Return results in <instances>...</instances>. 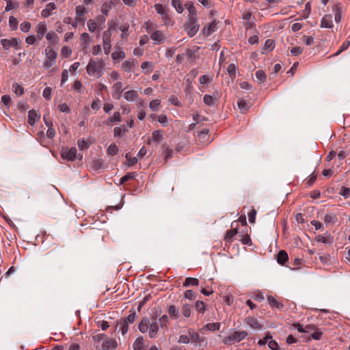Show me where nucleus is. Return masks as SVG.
Wrapping results in <instances>:
<instances>
[{
    "label": "nucleus",
    "mask_w": 350,
    "mask_h": 350,
    "mask_svg": "<svg viewBox=\"0 0 350 350\" xmlns=\"http://www.w3.org/2000/svg\"><path fill=\"white\" fill-rule=\"evenodd\" d=\"M246 323L251 327L256 329H260L262 325L258 323V320L254 317H248L245 319Z\"/></svg>",
    "instance_id": "f3484780"
},
{
    "label": "nucleus",
    "mask_w": 350,
    "mask_h": 350,
    "mask_svg": "<svg viewBox=\"0 0 350 350\" xmlns=\"http://www.w3.org/2000/svg\"><path fill=\"white\" fill-rule=\"evenodd\" d=\"M46 58L43 63V68L48 69L53 66L55 62L57 54V53L50 46H47L45 49Z\"/></svg>",
    "instance_id": "7ed1b4c3"
},
{
    "label": "nucleus",
    "mask_w": 350,
    "mask_h": 350,
    "mask_svg": "<svg viewBox=\"0 0 350 350\" xmlns=\"http://www.w3.org/2000/svg\"><path fill=\"white\" fill-rule=\"evenodd\" d=\"M43 120L46 126L51 127L53 126V122L50 118L49 111L44 113L43 116Z\"/></svg>",
    "instance_id": "680f3d73"
},
{
    "label": "nucleus",
    "mask_w": 350,
    "mask_h": 350,
    "mask_svg": "<svg viewBox=\"0 0 350 350\" xmlns=\"http://www.w3.org/2000/svg\"><path fill=\"white\" fill-rule=\"evenodd\" d=\"M183 315L187 318L191 316V307L188 304H184L182 308Z\"/></svg>",
    "instance_id": "5fc2aeb1"
},
{
    "label": "nucleus",
    "mask_w": 350,
    "mask_h": 350,
    "mask_svg": "<svg viewBox=\"0 0 350 350\" xmlns=\"http://www.w3.org/2000/svg\"><path fill=\"white\" fill-rule=\"evenodd\" d=\"M199 284V280L195 278H187L183 282V286L187 287L189 286H198Z\"/></svg>",
    "instance_id": "c85d7f7f"
},
{
    "label": "nucleus",
    "mask_w": 350,
    "mask_h": 350,
    "mask_svg": "<svg viewBox=\"0 0 350 350\" xmlns=\"http://www.w3.org/2000/svg\"><path fill=\"white\" fill-rule=\"evenodd\" d=\"M337 220L336 215L332 213H327L323 218V221L326 225L334 224L336 223Z\"/></svg>",
    "instance_id": "aec40b11"
},
{
    "label": "nucleus",
    "mask_w": 350,
    "mask_h": 350,
    "mask_svg": "<svg viewBox=\"0 0 350 350\" xmlns=\"http://www.w3.org/2000/svg\"><path fill=\"white\" fill-rule=\"evenodd\" d=\"M237 105H238L239 109L241 110V111L242 113H245L249 109V105H248L247 103L243 99L239 100Z\"/></svg>",
    "instance_id": "72a5a7b5"
},
{
    "label": "nucleus",
    "mask_w": 350,
    "mask_h": 350,
    "mask_svg": "<svg viewBox=\"0 0 350 350\" xmlns=\"http://www.w3.org/2000/svg\"><path fill=\"white\" fill-rule=\"evenodd\" d=\"M111 9V4L107 2H105L101 5L100 11L105 16H107Z\"/></svg>",
    "instance_id": "49530a36"
},
{
    "label": "nucleus",
    "mask_w": 350,
    "mask_h": 350,
    "mask_svg": "<svg viewBox=\"0 0 350 350\" xmlns=\"http://www.w3.org/2000/svg\"><path fill=\"white\" fill-rule=\"evenodd\" d=\"M72 53L71 49L68 46H64L61 49V55L64 57H68Z\"/></svg>",
    "instance_id": "4d7b16f0"
},
{
    "label": "nucleus",
    "mask_w": 350,
    "mask_h": 350,
    "mask_svg": "<svg viewBox=\"0 0 350 350\" xmlns=\"http://www.w3.org/2000/svg\"><path fill=\"white\" fill-rule=\"evenodd\" d=\"M189 336L193 342L198 344H200L202 342L200 336L198 333H196L194 332H189Z\"/></svg>",
    "instance_id": "4c0bfd02"
},
{
    "label": "nucleus",
    "mask_w": 350,
    "mask_h": 350,
    "mask_svg": "<svg viewBox=\"0 0 350 350\" xmlns=\"http://www.w3.org/2000/svg\"><path fill=\"white\" fill-rule=\"evenodd\" d=\"M57 8L55 3H49L46 4V8L41 12V16L43 18H47L51 14V12Z\"/></svg>",
    "instance_id": "2eb2a0df"
},
{
    "label": "nucleus",
    "mask_w": 350,
    "mask_h": 350,
    "mask_svg": "<svg viewBox=\"0 0 350 350\" xmlns=\"http://www.w3.org/2000/svg\"><path fill=\"white\" fill-rule=\"evenodd\" d=\"M204 103L208 106H212L214 100L211 95L205 94L203 98Z\"/></svg>",
    "instance_id": "774afa93"
},
{
    "label": "nucleus",
    "mask_w": 350,
    "mask_h": 350,
    "mask_svg": "<svg viewBox=\"0 0 350 350\" xmlns=\"http://www.w3.org/2000/svg\"><path fill=\"white\" fill-rule=\"evenodd\" d=\"M172 5L178 13L181 14L183 12L184 8L180 0H172Z\"/></svg>",
    "instance_id": "2f4dec72"
},
{
    "label": "nucleus",
    "mask_w": 350,
    "mask_h": 350,
    "mask_svg": "<svg viewBox=\"0 0 350 350\" xmlns=\"http://www.w3.org/2000/svg\"><path fill=\"white\" fill-rule=\"evenodd\" d=\"M1 102L8 107H10L11 103H12V98L11 97L8 95V94H5V95H3L1 97Z\"/></svg>",
    "instance_id": "0e129e2a"
},
{
    "label": "nucleus",
    "mask_w": 350,
    "mask_h": 350,
    "mask_svg": "<svg viewBox=\"0 0 350 350\" xmlns=\"http://www.w3.org/2000/svg\"><path fill=\"white\" fill-rule=\"evenodd\" d=\"M339 194L345 199L350 197V188L342 186L339 191Z\"/></svg>",
    "instance_id": "a18cd8bd"
},
{
    "label": "nucleus",
    "mask_w": 350,
    "mask_h": 350,
    "mask_svg": "<svg viewBox=\"0 0 350 350\" xmlns=\"http://www.w3.org/2000/svg\"><path fill=\"white\" fill-rule=\"evenodd\" d=\"M103 161L101 159H96L92 161V167L94 170L100 169L103 167Z\"/></svg>",
    "instance_id": "338daca9"
},
{
    "label": "nucleus",
    "mask_w": 350,
    "mask_h": 350,
    "mask_svg": "<svg viewBox=\"0 0 350 350\" xmlns=\"http://www.w3.org/2000/svg\"><path fill=\"white\" fill-rule=\"evenodd\" d=\"M220 328V323H209L206 324L203 327V329L209 330V331H216L219 330Z\"/></svg>",
    "instance_id": "c756f323"
},
{
    "label": "nucleus",
    "mask_w": 350,
    "mask_h": 350,
    "mask_svg": "<svg viewBox=\"0 0 350 350\" xmlns=\"http://www.w3.org/2000/svg\"><path fill=\"white\" fill-rule=\"evenodd\" d=\"M237 66L234 64H230L228 65L227 72L231 79H234L236 76Z\"/></svg>",
    "instance_id": "e433bc0d"
},
{
    "label": "nucleus",
    "mask_w": 350,
    "mask_h": 350,
    "mask_svg": "<svg viewBox=\"0 0 350 350\" xmlns=\"http://www.w3.org/2000/svg\"><path fill=\"white\" fill-rule=\"evenodd\" d=\"M158 330H159L158 325L156 321L152 322L151 324H150L149 333H148L149 337L150 338H154L158 333Z\"/></svg>",
    "instance_id": "393cba45"
},
{
    "label": "nucleus",
    "mask_w": 350,
    "mask_h": 350,
    "mask_svg": "<svg viewBox=\"0 0 350 350\" xmlns=\"http://www.w3.org/2000/svg\"><path fill=\"white\" fill-rule=\"evenodd\" d=\"M149 326H150V321H149L148 318L144 317L142 319V320L139 323V330L142 333L144 334L148 330Z\"/></svg>",
    "instance_id": "6ab92c4d"
},
{
    "label": "nucleus",
    "mask_w": 350,
    "mask_h": 350,
    "mask_svg": "<svg viewBox=\"0 0 350 350\" xmlns=\"http://www.w3.org/2000/svg\"><path fill=\"white\" fill-rule=\"evenodd\" d=\"M288 259V256L285 250H280L277 254V262L281 265H284Z\"/></svg>",
    "instance_id": "a211bd4d"
},
{
    "label": "nucleus",
    "mask_w": 350,
    "mask_h": 350,
    "mask_svg": "<svg viewBox=\"0 0 350 350\" xmlns=\"http://www.w3.org/2000/svg\"><path fill=\"white\" fill-rule=\"evenodd\" d=\"M150 38L154 41V44H161L163 43L166 39L165 33L159 30L153 31Z\"/></svg>",
    "instance_id": "9d476101"
},
{
    "label": "nucleus",
    "mask_w": 350,
    "mask_h": 350,
    "mask_svg": "<svg viewBox=\"0 0 350 350\" xmlns=\"http://www.w3.org/2000/svg\"><path fill=\"white\" fill-rule=\"evenodd\" d=\"M76 18L75 21L79 23H84L86 20L84 14L85 13V8L83 5H77L75 8Z\"/></svg>",
    "instance_id": "9b49d317"
},
{
    "label": "nucleus",
    "mask_w": 350,
    "mask_h": 350,
    "mask_svg": "<svg viewBox=\"0 0 350 350\" xmlns=\"http://www.w3.org/2000/svg\"><path fill=\"white\" fill-rule=\"evenodd\" d=\"M255 75L259 83H263L265 81L267 76L263 70H257L255 73Z\"/></svg>",
    "instance_id": "a19ab883"
},
{
    "label": "nucleus",
    "mask_w": 350,
    "mask_h": 350,
    "mask_svg": "<svg viewBox=\"0 0 350 350\" xmlns=\"http://www.w3.org/2000/svg\"><path fill=\"white\" fill-rule=\"evenodd\" d=\"M136 318H137L136 312H133L131 313L129 315H128L124 319V320L123 321L126 322V324L129 325V323H133L135 321V320L136 319Z\"/></svg>",
    "instance_id": "6e6d98bb"
},
{
    "label": "nucleus",
    "mask_w": 350,
    "mask_h": 350,
    "mask_svg": "<svg viewBox=\"0 0 350 350\" xmlns=\"http://www.w3.org/2000/svg\"><path fill=\"white\" fill-rule=\"evenodd\" d=\"M51 92L52 89L50 87H46L44 89L42 92L43 97L47 100H51Z\"/></svg>",
    "instance_id": "e2e57ef3"
},
{
    "label": "nucleus",
    "mask_w": 350,
    "mask_h": 350,
    "mask_svg": "<svg viewBox=\"0 0 350 350\" xmlns=\"http://www.w3.org/2000/svg\"><path fill=\"white\" fill-rule=\"evenodd\" d=\"M40 115L38 114L36 110L31 109L28 112V123L30 125L34 124L40 119Z\"/></svg>",
    "instance_id": "dca6fc26"
},
{
    "label": "nucleus",
    "mask_w": 350,
    "mask_h": 350,
    "mask_svg": "<svg viewBox=\"0 0 350 350\" xmlns=\"http://www.w3.org/2000/svg\"><path fill=\"white\" fill-rule=\"evenodd\" d=\"M88 30L91 32L95 31L97 27V23L95 21L90 19L87 23Z\"/></svg>",
    "instance_id": "052dcab7"
},
{
    "label": "nucleus",
    "mask_w": 350,
    "mask_h": 350,
    "mask_svg": "<svg viewBox=\"0 0 350 350\" xmlns=\"http://www.w3.org/2000/svg\"><path fill=\"white\" fill-rule=\"evenodd\" d=\"M315 239L317 242L323 243L324 244L330 245L333 243V237L328 232L324 234H319L316 236Z\"/></svg>",
    "instance_id": "f8f14e48"
},
{
    "label": "nucleus",
    "mask_w": 350,
    "mask_h": 350,
    "mask_svg": "<svg viewBox=\"0 0 350 350\" xmlns=\"http://www.w3.org/2000/svg\"><path fill=\"white\" fill-rule=\"evenodd\" d=\"M123 90V83L121 81H117L112 86V97L116 100H120Z\"/></svg>",
    "instance_id": "6e6552de"
},
{
    "label": "nucleus",
    "mask_w": 350,
    "mask_h": 350,
    "mask_svg": "<svg viewBox=\"0 0 350 350\" xmlns=\"http://www.w3.org/2000/svg\"><path fill=\"white\" fill-rule=\"evenodd\" d=\"M238 233L237 228H234L228 230L225 235V241L227 242H231L232 237Z\"/></svg>",
    "instance_id": "473e14b6"
},
{
    "label": "nucleus",
    "mask_w": 350,
    "mask_h": 350,
    "mask_svg": "<svg viewBox=\"0 0 350 350\" xmlns=\"http://www.w3.org/2000/svg\"><path fill=\"white\" fill-rule=\"evenodd\" d=\"M311 12V5L310 2H307L305 5V9L303 12L302 18H308Z\"/></svg>",
    "instance_id": "bf43d9fd"
},
{
    "label": "nucleus",
    "mask_w": 350,
    "mask_h": 350,
    "mask_svg": "<svg viewBox=\"0 0 350 350\" xmlns=\"http://www.w3.org/2000/svg\"><path fill=\"white\" fill-rule=\"evenodd\" d=\"M104 338L102 344V349L104 350H113L117 347V342L115 340L109 338L105 335L98 336Z\"/></svg>",
    "instance_id": "423d86ee"
},
{
    "label": "nucleus",
    "mask_w": 350,
    "mask_h": 350,
    "mask_svg": "<svg viewBox=\"0 0 350 350\" xmlns=\"http://www.w3.org/2000/svg\"><path fill=\"white\" fill-rule=\"evenodd\" d=\"M18 21L13 16L9 18V25L12 30H16L18 27Z\"/></svg>",
    "instance_id": "3c124183"
},
{
    "label": "nucleus",
    "mask_w": 350,
    "mask_h": 350,
    "mask_svg": "<svg viewBox=\"0 0 350 350\" xmlns=\"http://www.w3.org/2000/svg\"><path fill=\"white\" fill-rule=\"evenodd\" d=\"M247 335V333L245 331L234 332L232 334L224 338V342L225 344H231L239 342L243 340Z\"/></svg>",
    "instance_id": "20e7f679"
},
{
    "label": "nucleus",
    "mask_w": 350,
    "mask_h": 350,
    "mask_svg": "<svg viewBox=\"0 0 350 350\" xmlns=\"http://www.w3.org/2000/svg\"><path fill=\"white\" fill-rule=\"evenodd\" d=\"M167 312L172 319H176L180 317L178 308L174 305H170L167 308Z\"/></svg>",
    "instance_id": "412c9836"
},
{
    "label": "nucleus",
    "mask_w": 350,
    "mask_h": 350,
    "mask_svg": "<svg viewBox=\"0 0 350 350\" xmlns=\"http://www.w3.org/2000/svg\"><path fill=\"white\" fill-rule=\"evenodd\" d=\"M217 29V24L215 21L212 22L209 24L207 28L204 29V33H206L207 35H210L212 33L215 32Z\"/></svg>",
    "instance_id": "f704fd0d"
},
{
    "label": "nucleus",
    "mask_w": 350,
    "mask_h": 350,
    "mask_svg": "<svg viewBox=\"0 0 350 350\" xmlns=\"http://www.w3.org/2000/svg\"><path fill=\"white\" fill-rule=\"evenodd\" d=\"M199 24L196 17L188 16L184 25L185 30L189 37L194 36L199 30Z\"/></svg>",
    "instance_id": "f03ea898"
},
{
    "label": "nucleus",
    "mask_w": 350,
    "mask_h": 350,
    "mask_svg": "<svg viewBox=\"0 0 350 350\" xmlns=\"http://www.w3.org/2000/svg\"><path fill=\"white\" fill-rule=\"evenodd\" d=\"M213 79L212 77H209L208 75H204L200 77V83L201 84H208L210 83L212 81Z\"/></svg>",
    "instance_id": "69168bd1"
},
{
    "label": "nucleus",
    "mask_w": 350,
    "mask_h": 350,
    "mask_svg": "<svg viewBox=\"0 0 350 350\" xmlns=\"http://www.w3.org/2000/svg\"><path fill=\"white\" fill-rule=\"evenodd\" d=\"M31 27L29 22L24 21L20 25V29L25 33L28 32Z\"/></svg>",
    "instance_id": "603ef678"
},
{
    "label": "nucleus",
    "mask_w": 350,
    "mask_h": 350,
    "mask_svg": "<svg viewBox=\"0 0 350 350\" xmlns=\"http://www.w3.org/2000/svg\"><path fill=\"white\" fill-rule=\"evenodd\" d=\"M77 148L75 147L62 148L61 151V156L64 159L68 161H74L77 158Z\"/></svg>",
    "instance_id": "39448f33"
},
{
    "label": "nucleus",
    "mask_w": 350,
    "mask_h": 350,
    "mask_svg": "<svg viewBox=\"0 0 350 350\" xmlns=\"http://www.w3.org/2000/svg\"><path fill=\"white\" fill-rule=\"evenodd\" d=\"M137 61L134 59H129L122 64V69L125 72H133L137 66Z\"/></svg>",
    "instance_id": "1a4fd4ad"
},
{
    "label": "nucleus",
    "mask_w": 350,
    "mask_h": 350,
    "mask_svg": "<svg viewBox=\"0 0 350 350\" xmlns=\"http://www.w3.org/2000/svg\"><path fill=\"white\" fill-rule=\"evenodd\" d=\"M111 35L109 29L105 31L103 34V49L106 55L109 53L111 49Z\"/></svg>",
    "instance_id": "0eeeda50"
},
{
    "label": "nucleus",
    "mask_w": 350,
    "mask_h": 350,
    "mask_svg": "<svg viewBox=\"0 0 350 350\" xmlns=\"http://www.w3.org/2000/svg\"><path fill=\"white\" fill-rule=\"evenodd\" d=\"M46 38L51 43H55L57 40V36L54 31H49L46 33Z\"/></svg>",
    "instance_id": "c03bdc74"
},
{
    "label": "nucleus",
    "mask_w": 350,
    "mask_h": 350,
    "mask_svg": "<svg viewBox=\"0 0 350 350\" xmlns=\"http://www.w3.org/2000/svg\"><path fill=\"white\" fill-rule=\"evenodd\" d=\"M133 350H143L144 338L142 336L136 338L133 345Z\"/></svg>",
    "instance_id": "a878e982"
},
{
    "label": "nucleus",
    "mask_w": 350,
    "mask_h": 350,
    "mask_svg": "<svg viewBox=\"0 0 350 350\" xmlns=\"http://www.w3.org/2000/svg\"><path fill=\"white\" fill-rule=\"evenodd\" d=\"M12 90L18 96H21L24 92V88L17 83H14L12 84Z\"/></svg>",
    "instance_id": "ea45409f"
},
{
    "label": "nucleus",
    "mask_w": 350,
    "mask_h": 350,
    "mask_svg": "<svg viewBox=\"0 0 350 350\" xmlns=\"http://www.w3.org/2000/svg\"><path fill=\"white\" fill-rule=\"evenodd\" d=\"M162 148L163 150V152L165 154V160L167 161V159L172 157V150L169 148V146L167 144H162Z\"/></svg>",
    "instance_id": "c9c22d12"
},
{
    "label": "nucleus",
    "mask_w": 350,
    "mask_h": 350,
    "mask_svg": "<svg viewBox=\"0 0 350 350\" xmlns=\"http://www.w3.org/2000/svg\"><path fill=\"white\" fill-rule=\"evenodd\" d=\"M333 27L332 16L331 14H325L321 21V27L332 28Z\"/></svg>",
    "instance_id": "4468645a"
},
{
    "label": "nucleus",
    "mask_w": 350,
    "mask_h": 350,
    "mask_svg": "<svg viewBox=\"0 0 350 350\" xmlns=\"http://www.w3.org/2000/svg\"><path fill=\"white\" fill-rule=\"evenodd\" d=\"M195 307L198 311L202 313H204L206 310L205 304L201 301H197L196 302Z\"/></svg>",
    "instance_id": "13d9d810"
},
{
    "label": "nucleus",
    "mask_w": 350,
    "mask_h": 350,
    "mask_svg": "<svg viewBox=\"0 0 350 350\" xmlns=\"http://www.w3.org/2000/svg\"><path fill=\"white\" fill-rule=\"evenodd\" d=\"M185 8L189 12L188 16L196 17V10L192 2H187L185 3Z\"/></svg>",
    "instance_id": "cd10ccee"
},
{
    "label": "nucleus",
    "mask_w": 350,
    "mask_h": 350,
    "mask_svg": "<svg viewBox=\"0 0 350 350\" xmlns=\"http://www.w3.org/2000/svg\"><path fill=\"white\" fill-rule=\"evenodd\" d=\"M239 240L244 245H251L252 244V240L248 234L241 235Z\"/></svg>",
    "instance_id": "864d4df0"
},
{
    "label": "nucleus",
    "mask_w": 350,
    "mask_h": 350,
    "mask_svg": "<svg viewBox=\"0 0 350 350\" xmlns=\"http://www.w3.org/2000/svg\"><path fill=\"white\" fill-rule=\"evenodd\" d=\"M118 146L115 144H112L109 145L107 148V154L110 155H116L118 154Z\"/></svg>",
    "instance_id": "8fccbe9b"
},
{
    "label": "nucleus",
    "mask_w": 350,
    "mask_h": 350,
    "mask_svg": "<svg viewBox=\"0 0 350 350\" xmlns=\"http://www.w3.org/2000/svg\"><path fill=\"white\" fill-rule=\"evenodd\" d=\"M116 329H118L122 332V334L124 335L129 329L128 324L122 321L117 325Z\"/></svg>",
    "instance_id": "58836bf2"
},
{
    "label": "nucleus",
    "mask_w": 350,
    "mask_h": 350,
    "mask_svg": "<svg viewBox=\"0 0 350 350\" xmlns=\"http://www.w3.org/2000/svg\"><path fill=\"white\" fill-rule=\"evenodd\" d=\"M136 172H131V173H129L127 174H126L125 176H122L120 180V184H124V183H126V181L131 180V179H133L136 177Z\"/></svg>",
    "instance_id": "79ce46f5"
},
{
    "label": "nucleus",
    "mask_w": 350,
    "mask_h": 350,
    "mask_svg": "<svg viewBox=\"0 0 350 350\" xmlns=\"http://www.w3.org/2000/svg\"><path fill=\"white\" fill-rule=\"evenodd\" d=\"M80 40L83 48H87L90 42V36L88 33H83L80 36Z\"/></svg>",
    "instance_id": "bb28decb"
},
{
    "label": "nucleus",
    "mask_w": 350,
    "mask_h": 350,
    "mask_svg": "<svg viewBox=\"0 0 350 350\" xmlns=\"http://www.w3.org/2000/svg\"><path fill=\"white\" fill-rule=\"evenodd\" d=\"M161 107V100L159 99H154L150 102L149 107L153 111H157Z\"/></svg>",
    "instance_id": "7c9ffc66"
},
{
    "label": "nucleus",
    "mask_w": 350,
    "mask_h": 350,
    "mask_svg": "<svg viewBox=\"0 0 350 350\" xmlns=\"http://www.w3.org/2000/svg\"><path fill=\"white\" fill-rule=\"evenodd\" d=\"M267 300L271 307H275L279 310H282L283 308L284 305L276 300L273 296H268Z\"/></svg>",
    "instance_id": "b1692460"
},
{
    "label": "nucleus",
    "mask_w": 350,
    "mask_h": 350,
    "mask_svg": "<svg viewBox=\"0 0 350 350\" xmlns=\"http://www.w3.org/2000/svg\"><path fill=\"white\" fill-rule=\"evenodd\" d=\"M104 66L105 64L103 60L91 59L86 66L87 73L90 76L99 78L103 74Z\"/></svg>",
    "instance_id": "f257e3e1"
},
{
    "label": "nucleus",
    "mask_w": 350,
    "mask_h": 350,
    "mask_svg": "<svg viewBox=\"0 0 350 350\" xmlns=\"http://www.w3.org/2000/svg\"><path fill=\"white\" fill-rule=\"evenodd\" d=\"M138 96L135 90H129L124 92V98L127 101H134Z\"/></svg>",
    "instance_id": "5701e85b"
},
{
    "label": "nucleus",
    "mask_w": 350,
    "mask_h": 350,
    "mask_svg": "<svg viewBox=\"0 0 350 350\" xmlns=\"http://www.w3.org/2000/svg\"><path fill=\"white\" fill-rule=\"evenodd\" d=\"M46 24L45 22L39 23L36 27V31L38 34V38L41 40L46 31Z\"/></svg>",
    "instance_id": "ddd939ff"
},
{
    "label": "nucleus",
    "mask_w": 350,
    "mask_h": 350,
    "mask_svg": "<svg viewBox=\"0 0 350 350\" xmlns=\"http://www.w3.org/2000/svg\"><path fill=\"white\" fill-rule=\"evenodd\" d=\"M6 1H7V5L5 8V10L6 12H9L11 10H13L15 8L18 6V3L17 2H14L12 0H6Z\"/></svg>",
    "instance_id": "09e8293b"
},
{
    "label": "nucleus",
    "mask_w": 350,
    "mask_h": 350,
    "mask_svg": "<svg viewBox=\"0 0 350 350\" xmlns=\"http://www.w3.org/2000/svg\"><path fill=\"white\" fill-rule=\"evenodd\" d=\"M111 57L113 59H122L125 57V53L123 51H118L112 53Z\"/></svg>",
    "instance_id": "de8ad7c7"
},
{
    "label": "nucleus",
    "mask_w": 350,
    "mask_h": 350,
    "mask_svg": "<svg viewBox=\"0 0 350 350\" xmlns=\"http://www.w3.org/2000/svg\"><path fill=\"white\" fill-rule=\"evenodd\" d=\"M79 148L81 150L87 149L90 146V143L85 139H80L77 142Z\"/></svg>",
    "instance_id": "37998d69"
},
{
    "label": "nucleus",
    "mask_w": 350,
    "mask_h": 350,
    "mask_svg": "<svg viewBox=\"0 0 350 350\" xmlns=\"http://www.w3.org/2000/svg\"><path fill=\"white\" fill-rule=\"evenodd\" d=\"M152 141L155 144H157L160 142L162 141L163 137V131L161 130H156L152 132Z\"/></svg>",
    "instance_id": "4be33fe9"
}]
</instances>
